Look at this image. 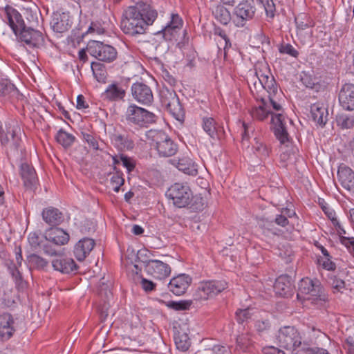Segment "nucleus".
<instances>
[{
  "mask_svg": "<svg viewBox=\"0 0 354 354\" xmlns=\"http://www.w3.org/2000/svg\"><path fill=\"white\" fill-rule=\"evenodd\" d=\"M158 17L156 10L143 1L129 6L124 12L120 23L122 32L129 36L143 35Z\"/></svg>",
  "mask_w": 354,
  "mask_h": 354,
  "instance_id": "obj_1",
  "label": "nucleus"
},
{
  "mask_svg": "<svg viewBox=\"0 0 354 354\" xmlns=\"http://www.w3.org/2000/svg\"><path fill=\"white\" fill-rule=\"evenodd\" d=\"M161 106L164 107L177 121L183 124L185 119V110L173 88L162 86L159 91Z\"/></svg>",
  "mask_w": 354,
  "mask_h": 354,
  "instance_id": "obj_2",
  "label": "nucleus"
},
{
  "mask_svg": "<svg viewBox=\"0 0 354 354\" xmlns=\"http://www.w3.org/2000/svg\"><path fill=\"white\" fill-rule=\"evenodd\" d=\"M228 288V283L224 279H210L201 281L194 293V299L203 301L212 299Z\"/></svg>",
  "mask_w": 354,
  "mask_h": 354,
  "instance_id": "obj_3",
  "label": "nucleus"
},
{
  "mask_svg": "<svg viewBox=\"0 0 354 354\" xmlns=\"http://www.w3.org/2000/svg\"><path fill=\"white\" fill-rule=\"evenodd\" d=\"M125 120L131 126L138 128L147 127L156 121V115L135 104L128 106L125 113Z\"/></svg>",
  "mask_w": 354,
  "mask_h": 354,
  "instance_id": "obj_4",
  "label": "nucleus"
},
{
  "mask_svg": "<svg viewBox=\"0 0 354 354\" xmlns=\"http://www.w3.org/2000/svg\"><path fill=\"white\" fill-rule=\"evenodd\" d=\"M149 138H151V145L157 150L159 156L170 157L178 151V145L163 131L150 130Z\"/></svg>",
  "mask_w": 354,
  "mask_h": 354,
  "instance_id": "obj_5",
  "label": "nucleus"
},
{
  "mask_svg": "<svg viewBox=\"0 0 354 354\" xmlns=\"http://www.w3.org/2000/svg\"><path fill=\"white\" fill-rule=\"evenodd\" d=\"M86 50L91 56L104 62H113L118 56V52L113 46L99 41H89Z\"/></svg>",
  "mask_w": 354,
  "mask_h": 354,
  "instance_id": "obj_6",
  "label": "nucleus"
},
{
  "mask_svg": "<svg viewBox=\"0 0 354 354\" xmlns=\"http://www.w3.org/2000/svg\"><path fill=\"white\" fill-rule=\"evenodd\" d=\"M277 339L280 346L287 350L292 349V354H295L296 348L305 343L301 342V337L297 328L290 326L279 329Z\"/></svg>",
  "mask_w": 354,
  "mask_h": 354,
  "instance_id": "obj_7",
  "label": "nucleus"
},
{
  "mask_svg": "<svg viewBox=\"0 0 354 354\" xmlns=\"http://www.w3.org/2000/svg\"><path fill=\"white\" fill-rule=\"evenodd\" d=\"M142 256V252L138 253V259L144 263L145 270L147 274L156 279H164L171 274L170 266L160 260L156 259H140Z\"/></svg>",
  "mask_w": 354,
  "mask_h": 354,
  "instance_id": "obj_8",
  "label": "nucleus"
},
{
  "mask_svg": "<svg viewBox=\"0 0 354 354\" xmlns=\"http://www.w3.org/2000/svg\"><path fill=\"white\" fill-rule=\"evenodd\" d=\"M167 195L176 207L183 208L189 205L192 190L187 185L176 183L168 189Z\"/></svg>",
  "mask_w": 354,
  "mask_h": 354,
  "instance_id": "obj_9",
  "label": "nucleus"
},
{
  "mask_svg": "<svg viewBox=\"0 0 354 354\" xmlns=\"http://www.w3.org/2000/svg\"><path fill=\"white\" fill-rule=\"evenodd\" d=\"M323 288L317 279L309 277L303 278L299 283V292L297 297L302 295L304 299H310L313 297L325 300V295H322Z\"/></svg>",
  "mask_w": 354,
  "mask_h": 354,
  "instance_id": "obj_10",
  "label": "nucleus"
},
{
  "mask_svg": "<svg viewBox=\"0 0 354 354\" xmlns=\"http://www.w3.org/2000/svg\"><path fill=\"white\" fill-rule=\"evenodd\" d=\"M16 37L19 41L30 48H39L44 46L45 44L44 35L36 30L35 27L26 26L16 35Z\"/></svg>",
  "mask_w": 354,
  "mask_h": 354,
  "instance_id": "obj_11",
  "label": "nucleus"
},
{
  "mask_svg": "<svg viewBox=\"0 0 354 354\" xmlns=\"http://www.w3.org/2000/svg\"><path fill=\"white\" fill-rule=\"evenodd\" d=\"M257 8L254 0H242L234 8L233 15L236 17L238 27H243L248 21L255 17Z\"/></svg>",
  "mask_w": 354,
  "mask_h": 354,
  "instance_id": "obj_12",
  "label": "nucleus"
},
{
  "mask_svg": "<svg viewBox=\"0 0 354 354\" xmlns=\"http://www.w3.org/2000/svg\"><path fill=\"white\" fill-rule=\"evenodd\" d=\"M127 86L118 81H113L100 95L104 102L118 103L124 102L127 95Z\"/></svg>",
  "mask_w": 354,
  "mask_h": 354,
  "instance_id": "obj_13",
  "label": "nucleus"
},
{
  "mask_svg": "<svg viewBox=\"0 0 354 354\" xmlns=\"http://www.w3.org/2000/svg\"><path fill=\"white\" fill-rule=\"evenodd\" d=\"M110 139L111 144L120 151H131L135 147L133 133L126 129L115 130Z\"/></svg>",
  "mask_w": 354,
  "mask_h": 354,
  "instance_id": "obj_14",
  "label": "nucleus"
},
{
  "mask_svg": "<svg viewBox=\"0 0 354 354\" xmlns=\"http://www.w3.org/2000/svg\"><path fill=\"white\" fill-rule=\"evenodd\" d=\"M133 99L144 106H151L153 102V94L151 87L142 82H136L131 86Z\"/></svg>",
  "mask_w": 354,
  "mask_h": 354,
  "instance_id": "obj_15",
  "label": "nucleus"
},
{
  "mask_svg": "<svg viewBox=\"0 0 354 354\" xmlns=\"http://www.w3.org/2000/svg\"><path fill=\"white\" fill-rule=\"evenodd\" d=\"M50 24L54 32L64 33L71 28L72 17L68 12L56 11L53 13Z\"/></svg>",
  "mask_w": 354,
  "mask_h": 354,
  "instance_id": "obj_16",
  "label": "nucleus"
},
{
  "mask_svg": "<svg viewBox=\"0 0 354 354\" xmlns=\"http://www.w3.org/2000/svg\"><path fill=\"white\" fill-rule=\"evenodd\" d=\"M16 329L15 328V319L7 312L0 314V340L5 342L12 337Z\"/></svg>",
  "mask_w": 354,
  "mask_h": 354,
  "instance_id": "obj_17",
  "label": "nucleus"
},
{
  "mask_svg": "<svg viewBox=\"0 0 354 354\" xmlns=\"http://www.w3.org/2000/svg\"><path fill=\"white\" fill-rule=\"evenodd\" d=\"M8 24L15 35H17L22 28H26V21L19 11L13 7L7 5L4 8Z\"/></svg>",
  "mask_w": 354,
  "mask_h": 354,
  "instance_id": "obj_18",
  "label": "nucleus"
},
{
  "mask_svg": "<svg viewBox=\"0 0 354 354\" xmlns=\"http://www.w3.org/2000/svg\"><path fill=\"white\" fill-rule=\"evenodd\" d=\"M192 281V279L189 275L185 274H178L170 280L168 288L175 295L180 296L186 292Z\"/></svg>",
  "mask_w": 354,
  "mask_h": 354,
  "instance_id": "obj_19",
  "label": "nucleus"
},
{
  "mask_svg": "<svg viewBox=\"0 0 354 354\" xmlns=\"http://www.w3.org/2000/svg\"><path fill=\"white\" fill-rule=\"evenodd\" d=\"M7 138L10 139V153L13 155H18L19 150H21V128L17 124H7L6 125Z\"/></svg>",
  "mask_w": 354,
  "mask_h": 354,
  "instance_id": "obj_20",
  "label": "nucleus"
},
{
  "mask_svg": "<svg viewBox=\"0 0 354 354\" xmlns=\"http://www.w3.org/2000/svg\"><path fill=\"white\" fill-rule=\"evenodd\" d=\"M338 99L339 104L344 109L354 110V84H344L339 91Z\"/></svg>",
  "mask_w": 354,
  "mask_h": 354,
  "instance_id": "obj_21",
  "label": "nucleus"
},
{
  "mask_svg": "<svg viewBox=\"0 0 354 354\" xmlns=\"http://www.w3.org/2000/svg\"><path fill=\"white\" fill-rule=\"evenodd\" d=\"M95 245V240L88 237L80 239L74 246L73 254L79 261H83Z\"/></svg>",
  "mask_w": 354,
  "mask_h": 354,
  "instance_id": "obj_22",
  "label": "nucleus"
},
{
  "mask_svg": "<svg viewBox=\"0 0 354 354\" xmlns=\"http://www.w3.org/2000/svg\"><path fill=\"white\" fill-rule=\"evenodd\" d=\"M293 287L291 277L288 274H281L277 278L274 290L277 295L288 297L292 295Z\"/></svg>",
  "mask_w": 354,
  "mask_h": 354,
  "instance_id": "obj_23",
  "label": "nucleus"
},
{
  "mask_svg": "<svg viewBox=\"0 0 354 354\" xmlns=\"http://www.w3.org/2000/svg\"><path fill=\"white\" fill-rule=\"evenodd\" d=\"M338 180L342 186L350 191L354 192V171L348 166L341 164L337 170Z\"/></svg>",
  "mask_w": 354,
  "mask_h": 354,
  "instance_id": "obj_24",
  "label": "nucleus"
},
{
  "mask_svg": "<svg viewBox=\"0 0 354 354\" xmlns=\"http://www.w3.org/2000/svg\"><path fill=\"white\" fill-rule=\"evenodd\" d=\"M255 75L258 78L259 84L267 91L268 95L278 94V85L270 71H267V73H263L261 70L255 68Z\"/></svg>",
  "mask_w": 354,
  "mask_h": 354,
  "instance_id": "obj_25",
  "label": "nucleus"
},
{
  "mask_svg": "<svg viewBox=\"0 0 354 354\" xmlns=\"http://www.w3.org/2000/svg\"><path fill=\"white\" fill-rule=\"evenodd\" d=\"M52 266L55 270L59 271L62 274H71L75 272L79 266L71 258L59 257L52 261Z\"/></svg>",
  "mask_w": 354,
  "mask_h": 354,
  "instance_id": "obj_26",
  "label": "nucleus"
},
{
  "mask_svg": "<svg viewBox=\"0 0 354 354\" xmlns=\"http://www.w3.org/2000/svg\"><path fill=\"white\" fill-rule=\"evenodd\" d=\"M313 245L321 251L323 256L317 257V263L322 266L324 270L328 271H335L336 270V264L333 261V257L325 247H324L318 241H314Z\"/></svg>",
  "mask_w": 354,
  "mask_h": 354,
  "instance_id": "obj_27",
  "label": "nucleus"
},
{
  "mask_svg": "<svg viewBox=\"0 0 354 354\" xmlns=\"http://www.w3.org/2000/svg\"><path fill=\"white\" fill-rule=\"evenodd\" d=\"M44 238L46 241L57 246L66 244L70 239L69 234L59 227L50 228L46 232Z\"/></svg>",
  "mask_w": 354,
  "mask_h": 354,
  "instance_id": "obj_28",
  "label": "nucleus"
},
{
  "mask_svg": "<svg viewBox=\"0 0 354 354\" xmlns=\"http://www.w3.org/2000/svg\"><path fill=\"white\" fill-rule=\"evenodd\" d=\"M202 127L203 130L213 139H220L225 132L223 127L212 117H204Z\"/></svg>",
  "mask_w": 354,
  "mask_h": 354,
  "instance_id": "obj_29",
  "label": "nucleus"
},
{
  "mask_svg": "<svg viewBox=\"0 0 354 354\" xmlns=\"http://www.w3.org/2000/svg\"><path fill=\"white\" fill-rule=\"evenodd\" d=\"M19 174L23 180L24 186L27 188H32L38 180L34 167L27 162H24L20 165Z\"/></svg>",
  "mask_w": 354,
  "mask_h": 354,
  "instance_id": "obj_30",
  "label": "nucleus"
},
{
  "mask_svg": "<svg viewBox=\"0 0 354 354\" xmlns=\"http://www.w3.org/2000/svg\"><path fill=\"white\" fill-rule=\"evenodd\" d=\"M42 218L46 223L51 226L58 225L64 220L62 212L53 207L45 208L43 210Z\"/></svg>",
  "mask_w": 354,
  "mask_h": 354,
  "instance_id": "obj_31",
  "label": "nucleus"
},
{
  "mask_svg": "<svg viewBox=\"0 0 354 354\" xmlns=\"http://www.w3.org/2000/svg\"><path fill=\"white\" fill-rule=\"evenodd\" d=\"M310 113L313 120L322 127L325 126L328 121V110L322 104L315 103L310 106Z\"/></svg>",
  "mask_w": 354,
  "mask_h": 354,
  "instance_id": "obj_32",
  "label": "nucleus"
},
{
  "mask_svg": "<svg viewBox=\"0 0 354 354\" xmlns=\"http://www.w3.org/2000/svg\"><path fill=\"white\" fill-rule=\"evenodd\" d=\"M333 225L339 236L340 243L345 245L349 252L354 256V239L344 236L346 234V231L337 219L333 221Z\"/></svg>",
  "mask_w": 354,
  "mask_h": 354,
  "instance_id": "obj_33",
  "label": "nucleus"
},
{
  "mask_svg": "<svg viewBox=\"0 0 354 354\" xmlns=\"http://www.w3.org/2000/svg\"><path fill=\"white\" fill-rule=\"evenodd\" d=\"M261 104L253 106L250 111L252 118L258 121H263L268 118L269 115L273 114L267 109V103L264 98H261Z\"/></svg>",
  "mask_w": 354,
  "mask_h": 354,
  "instance_id": "obj_34",
  "label": "nucleus"
},
{
  "mask_svg": "<svg viewBox=\"0 0 354 354\" xmlns=\"http://www.w3.org/2000/svg\"><path fill=\"white\" fill-rule=\"evenodd\" d=\"M295 21L297 28V35H300L302 30L315 26V22L312 17L305 12L299 13L295 17Z\"/></svg>",
  "mask_w": 354,
  "mask_h": 354,
  "instance_id": "obj_35",
  "label": "nucleus"
},
{
  "mask_svg": "<svg viewBox=\"0 0 354 354\" xmlns=\"http://www.w3.org/2000/svg\"><path fill=\"white\" fill-rule=\"evenodd\" d=\"M254 141L255 142L252 146L254 153L261 160L268 158L272 152L270 145H267L259 138H255Z\"/></svg>",
  "mask_w": 354,
  "mask_h": 354,
  "instance_id": "obj_36",
  "label": "nucleus"
},
{
  "mask_svg": "<svg viewBox=\"0 0 354 354\" xmlns=\"http://www.w3.org/2000/svg\"><path fill=\"white\" fill-rule=\"evenodd\" d=\"M257 3L262 6L266 13V20L271 23L277 14L276 5L273 0H256Z\"/></svg>",
  "mask_w": 354,
  "mask_h": 354,
  "instance_id": "obj_37",
  "label": "nucleus"
},
{
  "mask_svg": "<svg viewBox=\"0 0 354 354\" xmlns=\"http://www.w3.org/2000/svg\"><path fill=\"white\" fill-rule=\"evenodd\" d=\"M17 93V88L9 80H0V98L9 99Z\"/></svg>",
  "mask_w": 354,
  "mask_h": 354,
  "instance_id": "obj_38",
  "label": "nucleus"
},
{
  "mask_svg": "<svg viewBox=\"0 0 354 354\" xmlns=\"http://www.w3.org/2000/svg\"><path fill=\"white\" fill-rule=\"evenodd\" d=\"M212 14L215 19L223 25H227L231 20L230 12L222 4H218L212 11Z\"/></svg>",
  "mask_w": 354,
  "mask_h": 354,
  "instance_id": "obj_39",
  "label": "nucleus"
},
{
  "mask_svg": "<svg viewBox=\"0 0 354 354\" xmlns=\"http://www.w3.org/2000/svg\"><path fill=\"white\" fill-rule=\"evenodd\" d=\"M174 342L177 349L183 352L187 351L191 346L188 335L183 331L178 330L175 333Z\"/></svg>",
  "mask_w": 354,
  "mask_h": 354,
  "instance_id": "obj_40",
  "label": "nucleus"
},
{
  "mask_svg": "<svg viewBox=\"0 0 354 354\" xmlns=\"http://www.w3.org/2000/svg\"><path fill=\"white\" fill-rule=\"evenodd\" d=\"M177 168L180 171L190 176H194L198 174L197 165L190 159H180L178 162Z\"/></svg>",
  "mask_w": 354,
  "mask_h": 354,
  "instance_id": "obj_41",
  "label": "nucleus"
},
{
  "mask_svg": "<svg viewBox=\"0 0 354 354\" xmlns=\"http://www.w3.org/2000/svg\"><path fill=\"white\" fill-rule=\"evenodd\" d=\"M55 140L64 148L67 149L71 147L75 142V137L63 129H60L55 136Z\"/></svg>",
  "mask_w": 354,
  "mask_h": 354,
  "instance_id": "obj_42",
  "label": "nucleus"
},
{
  "mask_svg": "<svg viewBox=\"0 0 354 354\" xmlns=\"http://www.w3.org/2000/svg\"><path fill=\"white\" fill-rule=\"evenodd\" d=\"M91 70L94 77L98 82L106 83L107 80V71L105 66L97 62L91 63Z\"/></svg>",
  "mask_w": 354,
  "mask_h": 354,
  "instance_id": "obj_43",
  "label": "nucleus"
},
{
  "mask_svg": "<svg viewBox=\"0 0 354 354\" xmlns=\"http://www.w3.org/2000/svg\"><path fill=\"white\" fill-rule=\"evenodd\" d=\"M28 263L30 268L38 270H44L48 266V261L36 254H31L27 257Z\"/></svg>",
  "mask_w": 354,
  "mask_h": 354,
  "instance_id": "obj_44",
  "label": "nucleus"
},
{
  "mask_svg": "<svg viewBox=\"0 0 354 354\" xmlns=\"http://www.w3.org/2000/svg\"><path fill=\"white\" fill-rule=\"evenodd\" d=\"M189 205L187 206L194 212L202 211L206 207V201L201 194L193 195L189 198Z\"/></svg>",
  "mask_w": 354,
  "mask_h": 354,
  "instance_id": "obj_45",
  "label": "nucleus"
},
{
  "mask_svg": "<svg viewBox=\"0 0 354 354\" xmlns=\"http://www.w3.org/2000/svg\"><path fill=\"white\" fill-rule=\"evenodd\" d=\"M39 15H40V12L38 8L35 10L32 8L25 9L26 26L36 27L39 24Z\"/></svg>",
  "mask_w": 354,
  "mask_h": 354,
  "instance_id": "obj_46",
  "label": "nucleus"
},
{
  "mask_svg": "<svg viewBox=\"0 0 354 354\" xmlns=\"http://www.w3.org/2000/svg\"><path fill=\"white\" fill-rule=\"evenodd\" d=\"M295 354H330L328 350L320 347H310L307 343L296 348Z\"/></svg>",
  "mask_w": 354,
  "mask_h": 354,
  "instance_id": "obj_47",
  "label": "nucleus"
},
{
  "mask_svg": "<svg viewBox=\"0 0 354 354\" xmlns=\"http://www.w3.org/2000/svg\"><path fill=\"white\" fill-rule=\"evenodd\" d=\"M114 173L111 177L110 183L113 187V189L115 192H118L120 189V187L124 183V178H123V173L120 171L117 167H113Z\"/></svg>",
  "mask_w": 354,
  "mask_h": 354,
  "instance_id": "obj_48",
  "label": "nucleus"
},
{
  "mask_svg": "<svg viewBox=\"0 0 354 354\" xmlns=\"http://www.w3.org/2000/svg\"><path fill=\"white\" fill-rule=\"evenodd\" d=\"M252 347V341L247 334H241L236 338V346L237 350H240L243 352H250Z\"/></svg>",
  "mask_w": 354,
  "mask_h": 354,
  "instance_id": "obj_49",
  "label": "nucleus"
},
{
  "mask_svg": "<svg viewBox=\"0 0 354 354\" xmlns=\"http://www.w3.org/2000/svg\"><path fill=\"white\" fill-rule=\"evenodd\" d=\"M258 225L262 230L263 233L266 236H269L270 234H277L274 225L272 221L261 218L258 221Z\"/></svg>",
  "mask_w": 354,
  "mask_h": 354,
  "instance_id": "obj_50",
  "label": "nucleus"
},
{
  "mask_svg": "<svg viewBox=\"0 0 354 354\" xmlns=\"http://www.w3.org/2000/svg\"><path fill=\"white\" fill-rule=\"evenodd\" d=\"M287 119L283 113L272 114L271 123L273 127L272 129L287 127Z\"/></svg>",
  "mask_w": 354,
  "mask_h": 354,
  "instance_id": "obj_51",
  "label": "nucleus"
},
{
  "mask_svg": "<svg viewBox=\"0 0 354 354\" xmlns=\"http://www.w3.org/2000/svg\"><path fill=\"white\" fill-rule=\"evenodd\" d=\"M213 33L214 35L218 36L224 40L225 45L223 49L225 55L227 50L232 47V43L225 30L218 26H214L213 28Z\"/></svg>",
  "mask_w": 354,
  "mask_h": 354,
  "instance_id": "obj_52",
  "label": "nucleus"
},
{
  "mask_svg": "<svg viewBox=\"0 0 354 354\" xmlns=\"http://www.w3.org/2000/svg\"><path fill=\"white\" fill-rule=\"evenodd\" d=\"M250 311L251 309L250 308L237 309L235 313V319L236 322L240 324L248 322L252 318V314Z\"/></svg>",
  "mask_w": 354,
  "mask_h": 354,
  "instance_id": "obj_53",
  "label": "nucleus"
},
{
  "mask_svg": "<svg viewBox=\"0 0 354 354\" xmlns=\"http://www.w3.org/2000/svg\"><path fill=\"white\" fill-rule=\"evenodd\" d=\"M192 304L191 301L182 300L179 301H169L166 303V306L175 310H188Z\"/></svg>",
  "mask_w": 354,
  "mask_h": 354,
  "instance_id": "obj_54",
  "label": "nucleus"
},
{
  "mask_svg": "<svg viewBox=\"0 0 354 354\" xmlns=\"http://www.w3.org/2000/svg\"><path fill=\"white\" fill-rule=\"evenodd\" d=\"M28 239L31 248L35 250H37L41 249L45 238L44 236H40L36 232H31Z\"/></svg>",
  "mask_w": 354,
  "mask_h": 354,
  "instance_id": "obj_55",
  "label": "nucleus"
},
{
  "mask_svg": "<svg viewBox=\"0 0 354 354\" xmlns=\"http://www.w3.org/2000/svg\"><path fill=\"white\" fill-rule=\"evenodd\" d=\"M273 133L281 145H286V143L290 142V137L288 133L287 127L273 129Z\"/></svg>",
  "mask_w": 354,
  "mask_h": 354,
  "instance_id": "obj_56",
  "label": "nucleus"
},
{
  "mask_svg": "<svg viewBox=\"0 0 354 354\" xmlns=\"http://www.w3.org/2000/svg\"><path fill=\"white\" fill-rule=\"evenodd\" d=\"M279 52L281 54L288 55L294 58H297L299 55V51L288 43L281 44L279 46Z\"/></svg>",
  "mask_w": 354,
  "mask_h": 354,
  "instance_id": "obj_57",
  "label": "nucleus"
},
{
  "mask_svg": "<svg viewBox=\"0 0 354 354\" xmlns=\"http://www.w3.org/2000/svg\"><path fill=\"white\" fill-rule=\"evenodd\" d=\"M337 121L342 129H351L354 127V115H342Z\"/></svg>",
  "mask_w": 354,
  "mask_h": 354,
  "instance_id": "obj_58",
  "label": "nucleus"
},
{
  "mask_svg": "<svg viewBox=\"0 0 354 354\" xmlns=\"http://www.w3.org/2000/svg\"><path fill=\"white\" fill-rule=\"evenodd\" d=\"M82 139L84 142H86L90 148H91L93 150H98L99 148V144L97 138L93 135L92 133H87V132H81Z\"/></svg>",
  "mask_w": 354,
  "mask_h": 354,
  "instance_id": "obj_59",
  "label": "nucleus"
},
{
  "mask_svg": "<svg viewBox=\"0 0 354 354\" xmlns=\"http://www.w3.org/2000/svg\"><path fill=\"white\" fill-rule=\"evenodd\" d=\"M122 165L127 169L128 173L134 170L136 166V161L133 158L129 157L123 153L120 156Z\"/></svg>",
  "mask_w": 354,
  "mask_h": 354,
  "instance_id": "obj_60",
  "label": "nucleus"
},
{
  "mask_svg": "<svg viewBox=\"0 0 354 354\" xmlns=\"http://www.w3.org/2000/svg\"><path fill=\"white\" fill-rule=\"evenodd\" d=\"M329 280L330 284L334 289V292L335 291L342 292V290L345 289L346 283L343 279L333 275L330 277Z\"/></svg>",
  "mask_w": 354,
  "mask_h": 354,
  "instance_id": "obj_61",
  "label": "nucleus"
},
{
  "mask_svg": "<svg viewBox=\"0 0 354 354\" xmlns=\"http://www.w3.org/2000/svg\"><path fill=\"white\" fill-rule=\"evenodd\" d=\"M290 209L288 208H283L282 209L281 214H277L274 218V223L281 226V227H286L289 224V221L288 220L287 217L286 216V214H287L288 216L289 215Z\"/></svg>",
  "mask_w": 354,
  "mask_h": 354,
  "instance_id": "obj_62",
  "label": "nucleus"
},
{
  "mask_svg": "<svg viewBox=\"0 0 354 354\" xmlns=\"http://www.w3.org/2000/svg\"><path fill=\"white\" fill-rule=\"evenodd\" d=\"M19 266L15 265V263L12 261L10 266H8V270L10 273L11 274L12 278L15 279V283L18 285L21 284L23 281V277L21 272L19 270Z\"/></svg>",
  "mask_w": 354,
  "mask_h": 354,
  "instance_id": "obj_63",
  "label": "nucleus"
},
{
  "mask_svg": "<svg viewBox=\"0 0 354 354\" xmlns=\"http://www.w3.org/2000/svg\"><path fill=\"white\" fill-rule=\"evenodd\" d=\"M53 243L46 241V239L44 241V243L41 245V249L44 251V253L49 255V256H57L59 254L57 252V249L55 248L56 245H53Z\"/></svg>",
  "mask_w": 354,
  "mask_h": 354,
  "instance_id": "obj_64",
  "label": "nucleus"
}]
</instances>
